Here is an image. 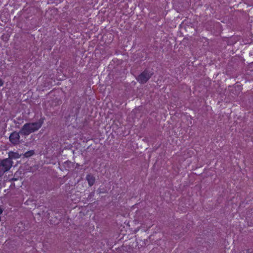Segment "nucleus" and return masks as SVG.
Here are the masks:
<instances>
[{
    "label": "nucleus",
    "mask_w": 253,
    "mask_h": 253,
    "mask_svg": "<svg viewBox=\"0 0 253 253\" xmlns=\"http://www.w3.org/2000/svg\"><path fill=\"white\" fill-rule=\"evenodd\" d=\"M37 130L38 127H22L19 133L21 135H27Z\"/></svg>",
    "instance_id": "nucleus-3"
},
{
    "label": "nucleus",
    "mask_w": 253,
    "mask_h": 253,
    "mask_svg": "<svg viewBox=\"0 0 253 253\" xmlns=\"http://www.w3.org/2000/svg\"><path fill=\"white\" fill-rule=\"evenodd\" d=\"M12 165V161L8 158L5 159L2 161L0 164V176L3 175V174L8 171Z\"/></svg>",
    "instance_id": "nucleus-2"
},
{
    "label": "nucleus",
    "mask_w": 253,
    "mask_h": 253,
    "mask_svg": "<svg viewBox=\"0 0 253 253\" xmlns=\"http://www.w3.org/2000/svg\"><path fill=\"white\" fill-rule=\"evenodd\" d=\"M252 253V252H250V253Z\"/></svg>",
    "instance_id": "nucleus-13"
},
{
    "label": "nucleus",
    "mask_w": 253,
    "mask_h": 253,
    "mask_svg": "<svg viewBox=\"0 0 253 253\" xmlns=\"http://www.w3.org/2000/svg\"><path fill=\"white\" fill-rule=\"evenodd\" d=\"M44 118L41 117L39 120L32 124V126H41L43 123Z\"/></svg>",
    "instance_id": "nucleus-6"
},
{
    "label": "nucleus",
    "mask_w": 253,
    "mask_h": 253,
    "mask_svg": "<svg viewBox=\"0 0 253 253\" xmlns=\"http://www.w3.org/2000/svg\"><path fill=\"white\" fill-rule=\"evenodd\" d=\"M246 252H249V251L248 250H246L245 251Z\"/></svg>",
    "instance_id": "nucleus-12"
},
{
    "label": "nucleus",
    "mask_w": 253,
    "mask_h": 253,
    "mask_svg": "<svg viewBox=\"0 0 253 253\" xmlns=\"http://www.w3.org/2000/svg\"><path fill=\"white\" fill-rule=\"evenodd\" d=\"M86 180H87L89 186H92L94 183L95 178L91 175H87L86 176Z\"/></svg>",
    "instance_id": "nucleus-7"
},
{
    "label": "nucleus",
    "mask_w": 253,
    "mask_h": 253,
    "mask_svg": "<svg viewBox=\"0 0 253 253\" xmlns=\"http://www.w3.org/2000/svg\"><path fill=\"white\" fill-rule=\"evenodd\" d=\"M79 109H80V107H78V108H77L76 109V112L75 114H76V115H78V113H79Z\"/></svg>",
    "instance_id": "nucleus-9"
},
{
    "label": "nucleus",
    "mask_w": 253,
    "mask_h": 253,
    "mask_svg": "<svg viewBox=\"0 0 253 253\" xmlns=\"http://www.w3.org/2000/svg\"><path fill=\"white\" fill-rule=\"evenodd\" d=\"M19 139V133L13 132L9 136V140L11 143L16 144Z\"/></svg>",
    "instance_id": "nucleus-4"
},
{
    "label": "nucleus",
    "mask_w": 253,
    "mask_h": 253,
    "mask_svg": "<svg viewBox=\"0 0 253 253\" xmlns=\"http://www.w3.org/2000/svg\"><path fill=\"white\" fill-rule=\"evenodd\" d=\"M154 74L152 69L146 68L137 77L136 80L141 84L146 83Z\"/></svg>",
    "instance_id": "nucleus-1"
},
{
    "label": "nucleus",
    "mask_w": 253,
    "mask_h": 253,
    "mask_svg": "<svg viewBox=\"0 0 253 253\" xmlns=\"http://www.w3.org/2000/svg\"><path fill=\"white\" fill-rule=\"evenodd\" d=\"M9 159H18L20 157L21 155H19L18 153L10 151L8 153Z\"/></svg>",
    "instance_id": "nucleus-5"
},
{
    "label": "nucleus",
    "mask_w": 253,
    "mask_h": 253,
    "mask_svg": "<svg viewBox=\"0 0 253 253\" xmlns=\"http://www.w3.org/2000/svg\"><path fill=\"white\" fill-rule=\"evenodd\" d=\"M34 154V151L33 150H30V151H29L27 152H26L24 154V156L25 157H29L32 155H33Z\"/></svg>",
    "instance_id": "nucleus-8"
},
{
    "label": "nucleus",
    "mask_w": 253,
    "mask_h": 253,
    "mask_svg": "<svg viewBox=\"0 0 253 253\" xmlns=\"http://www.w3.org/2000/svg\"><path fill=\"white\" fill-rule=\"evenodd\" d=\"M3 82L0 79V86L3 85Z\"/></svg>",
    "instance_id": "nucleus-10"
},
{
    "label": "nucleus",
    "mask_w": 253,
    "mask_h": 253,
    "mask_svg": "<svg viewBox=\"0 0 253 253\" xmlns=\"http://www.w3.org/2000/svg\"><path fill=\"white\" fill-rule=\"evenodd\" d=\"M30 124L28 123H26L22 126H30Z\"/></svg>",
    "instance_id": "nucleus-11"
}]
</instances>
